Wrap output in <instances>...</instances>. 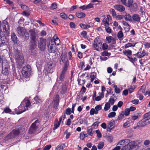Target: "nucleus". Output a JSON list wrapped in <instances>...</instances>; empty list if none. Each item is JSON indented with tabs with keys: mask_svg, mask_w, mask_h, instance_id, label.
I'll use <instances>...</instances> for the list:
<instances>
[{
	"mask_svg": "<svg viewBox=\"0 0 150 150\" xmlns=\"http://www.w3.org/2000/svg\"><path fill=\"white\" fill-rule=\"evenodd\" d=\"M110 54V53L106 51H104L101 53V55L103 56H109Z\"/></svg>",
	"mask_w": 150,
	"mask_h": 150,
	"instance_id": "09e8293b",
	"label": "nucleus"
},
{
	"mask_svg": "<svg viewBox=\"0 0 150 150\" xmlns=\"http://www.w3.org/2000/svg\"><path fill=\"white\" fill-rule=\"evenodd\" d=\"M79 25L81 28L83 29H88L90 28V27L88 24L86 25L82 23L80 24Z\"/></svg>",
	"mask_w": 150,
	"mask_h": 150,
	"instance_id": "79ce46f5",
	"label": "nucleus"
},
{
	"mask_svg": "<svg viewBox=\"0 0 150 150\" xmlns=\"http://www.w3.org/2000/svg\"><path fill=\"white\" fill-rule=\"evenodd\" d=\"M87 136V134L86 133L82 132L80 134V138L82 140H83Z\"/></svg>",
	"mask_w": 150,
	"mask_h": 150,
	"instance_id": "c9c22d12",
	"label": "nucleus"
},
{
	"mask_svg": "<svg viewBox=\"0 0 150 150\" xmlns=\"http://www.w3.org/2000/svg\"><path fill=\"white\" fill-rule=\"evenodd\" d=\"M34 99L36 103L37 104L41 103L43 101V99L38 96H36L34 98Z\"/></svg>",
	"mask_w": 150,
	"mask_h": 150,
	"instance_id": "6ab92c4d",
	"label": "nucleus"
},
{
	"mask_svg": "<svg viewBox=\"0 0 150 150\" xmlns=\"http://www.w3.org/2000/svg\"><path fill=\"white\" fill-rule=\"evenodd\" d=\"M110 107V105L109 103H106L105 105L104 108V110L105 111L108 110Z\"/></svg>",
	"mask_w": 150,
	"mask_h": 150,
	"instance_id": "e433bc0d",
	"label": "nucleus"
},
{
	"mask_svg": "<svg viewBox=\"0 0 150 150\" xmlns=\"http://www.w3.org/2000/svg\"><path fill=\"white\" fill-rule=\"evenodd\" d=\"M17 30L18 36H22L25 40L28 39L29 34L25 29L23 27H18L17 28Z\"/></svg>",
	"mask_w": 150,
	"mask_h": 150,
	"instance_id": "20e7f679",
	"label": "nucleus"
},
{
	"mask_svg": "<svg viewBox=\"0 0 150 150\" xmlns=\"http://www.w3.org/2000/svg\"><path fill=\"white\" fill-rule=\"evenodd\" d=\"M123 36V34L122 30L119 31L117 34V37L118 38H122Z\"/></svg>",
	"mask_w": 150,
	"mask_h": 150,
	"instance_id": "4d7b16f0",
	"label": "nucleus"
},
{
	"mask_svg": "<svg viewBox=\"0 0 150 150\" xmlns=\"http://www.w3.org/2000/svg\"><path fill=\"white\" fill-rule=\"evenodd\" d=\"M94 4L90 3L86 5L87 9H89L93 7Z\"/></svg>",
	"mask_w": 150,
	"mask_h": 150,
	"instance_id": "0e129e2a",
	"label": "nucleus"
},
{
	"mask_svg": "<svg viewBox=\"0 0 150 150\" xmlns=\"http://www.w3.org/2000/svg\"><path fill=\"white\" fill-rule=\"evenodd\" d=\"M116 113L115 112H112L109 113L108 115V117L109 118H112L115 116Z\"/></svg>",
	"mask_w": 150,
	"mask_h": 150,
	"instance_id": "8fccbe9b",
	"label": "nucleus"
},
{
	"mask_svg": "<svg viewBox=\"0 0 150 150\" xmlns=\"http://www.w3.org/2000/svg\"><path fill=\"white\" fill-rule=\"evenodd\" d=\"M112 38V37L111 36H109L108 37H106V39L108 41V43H109L111 42Z\"/></svg>",
	"mask_w": 150,
	"mask_h": 150,
	"instance_id": "e2e57ef3",
	"label": "nucleus"
},
{
	"mask_svg": "<svg viewBox=\"0 0 150 150\" xmlns=\"http://www.w3.org/2000/svg\"><path fill=\"white\" fill-rule=\"evenodd\" d=\"M150 123L146 119L144 118L139 122L138 125L139 127H144L149 124Z\"/></svg>",
	"mask_w": 150,
	"mask_h": 150,
	"instance_id": "ddd939ff",
	"label": "nucleus"
},
{
	"mask_svg": "<svg viewBox=\"0 0 150 150\" xmlns=\"http://www.w3.org/2000/svg\"><path fill=\"white\" fill-rule=\"evenodd\" d=\"M53 40L55 45H59L60 43V41L59 38H58L57 36L55 35L53 37Z\"/></svg>",
	"mask_w": 150,
	"mask_h": 150,
	"instance_id": "a211bd4d",
	"label": "nucleus"
},
{
	"mask_svg": "<svg viewBox=\"0 0 150 150\" xmlns=\"http://www.w3.org/2000/svg\"><path fill=\"white\" fill-rule=\"evenodd\" d=\"M24 104L25 105L26 107L28 108L30 105V103L29 100H24L21 103V106H19L18 108V109L19 110V111H17V109H15V111H16L15 113L16 114H19L26 110V109H25L23 110H21V108L22 105H24Z\"/></svg>",
	"mask_w": 150,
	"mask_h": 150,
	"instance_id": "423d86ee",
	"label": "nucleus"
},
{
	"mask_svg": "<svg viewBox=\"0 0 150 150\" xmlns=\"http://www.w3.org/2000/svg\"><path fill=\"white\" fill-rule=\"evenodd\" d=\"M110 11L112 16L115 17L116 16V13L114 9L110 8Z\"/></svg>",
	"mask_w": 150,
	"mask_h": 150,
	"instance_id": "de8ad7c7",
	"label": "nucleus"
},
{
	"mask_svg": "<svg viewBox=\"0 0 150 150\" xmlns=\"http://www.w3.org/2000/svg\"><path fill=\"white\" fill-rule=\"evenodd\" d=\"M79 123L81 124H82L84 123L85 125H87L88 123V121L86 118H84L82 119H80L79 120Z\"/></svg>",
	"mask_w": 150,
	"mask_h": 150,
	"instance_id": "473e14b6",
	"label": "nucleus"
},
{
	"mask_svg": "<svg viewBox=\"0 0 150 150\" xmlns=\"http://www.w3.org/2000/svg\"><path fill=\"white\" fill-rule=\"evenodd\" d=\"M39 125V120H37L34 122L33 123L29 129V133L31 134L35 132L38 128V127Z\"/></svg>",
	"mask_w": 150,
	"mask_h": 150,
	"instance_id": "0eeeda50",
	"label": "nucleus"
},
{
	"mask_svg": "<svg viewBox=\"0 0 150 150\" xmlns=\"http://www.w3.org/2000/svg\"><path fill=\"white\" fill-rule=\"evenodd\" d=\"M21 127H19L13 130L12 132L5 137L6 139H11L18 135L21 132Z\"/></svg>",
	"mask_w": 150,
	"mask_h": 150,
	"instance_id": "39448f33",
	"label": "nucleus"
},
{
	"mask_svg": "<svg viewBox=\"0 0 150 150\" xmlns=\"http://www.w3.org/2000/svg\"><path fill=\"white\" fill-rule=\"evenodd\" d=\"M2 73L5 75H7L9 72V66L8 63L6 62H3L2 63Z\"/></svg>",
	"mask_w": 150,
	"mask_h": 150,
	"instance_id": "6e6552de",
	"label": "nucleus"
},
{
	"mask_svg": "<svg viewBox=\"0 0 150 150\" xmlns=\"http://www.w3.org/2000/svg\"><path fill=\"white\" fill-rule=\"evenodd\" d=\"M135 87L134 86H130L129 88V90L130 93H132L133 91V90L135 89Z\"/></svg>",
	"mask_w": 150,
	"mask_h": 150,
	"instance_id": "69168bd1",
	"label": "nucleus"
},
{
	"mask_svg": "<svg viewBox=\"0 0 150 150\" xmlns=\"http://www.w3.org/2000/svg\"><path fill=\"white\" fill-rule=\"evenodd\" d=\"M138 7L137 4L136 3H133L132 5L130 7L133 10H136Z\"/></svg>",
	"mask_w": 150,
	"mask_h": 150,
	"instance_id": "37998d69",
	"label": "nucleus"
},
{
	"mask_svg": "<svg viewBox=\"0 0 150 150\" xmlns=\"http://www.w3.org/2000/svg\"><path fill=\"white\" fill-rule=\"evenodd\" d=\"M98 111L95 110L94 108H92L90 111V114L91 115H93L94 114H97L98 113Z\"/></svg>",
	"mask_w": 150,
	"mask_h": 150,
	"instance_id": "58836bf2",
	"label": "nucleus"
},
{
	"mask_svg": "<svg viewBox=\"0 0 150 150\" xmlns=\"http://www.w3.org/2000/svg\"><path fill=\"white\" fill-rule=\"evenodd\" d=\"M60 124V122H58V120H56L54 122L53 130H54L57 129L59 126Z\"/></svg>",
	"mask_w": 150,
	"mask_h": 150,
	"instance_id": "cd10ccee",
	"label": "nucleus"
},
{
	"mask_svg": "<svg viewBox=\"0 0 150 150\" xmlns=\"http://www.w3.org/2000/svg\"><path fill=\"white\" fill-rule=\"evenodd\" d=\"M81 35L84 38H87V33L86 31H83L81 33Z\"/></svg>",
	"mask_w": 150,
	"mask_h": 150,
	"instance_id": "680f3d73",
	"label": "nucleus"
},
{
	"mask_svg": "<svg viewBox=\"0 0 150 150\" xmlns=\"http://www.w3.org/2000/svg\"><path fill=\"white\" fill-rule=\"evenodd\" d=\"M46 40L43 38H40V42H38V47L41 50H43L45 47Z\"/></svg>",
	"mask_w": 150,
	"mask_h": 150,
	"instance_id": "9d476101",
	"label": "nucleus"
},
{
	"mask_svg": "<svg viewBox=\"0 0 150 150\" xmlns=\"http://www.w3.org/2000/svg\"><path fill=\"white\" fill-rule=\"evenodd\" d=\"M60 16L62 18L64 19H66L67 18V16L64 13H61L60 14Z\"/></svg>",
	"mask_w": 150,
	"mask_h": 150,
	"instance_id": "864d4df0",
	"label": "nucleus"
},
{
	"mask_svg": "<svg viewBox=\"0 0 150 150\" xmlns=\"http://www.w3.org/2000/svg\"><path fill=\"white\" fill-rule=\"evenodd\" d=\"M65 146V145L64 144L59 145L57 147L55 150H62L64 149Z\"/></svg>",
	"mask_w": 150,
	"mask_h": 150,
	"instance_id": "f704fd0d",
	"label": "nucleus"
},
{
	"mask_svg": "<svg viewBox=\"0 0 150 150\" xmlns=\"http://www.w3.org/2000/svg\"><path fill=\"white\" fill-rule=\"evenodd\" d=\"M132 18L134 21L139 22L140 21V18L139 15L137 14H134L132 16Z\"/></svg>",
	"mask_w": 150,
	"mask_h": 150,
	"instance_id": "f3484780",
	"label": "nucleus"
},
{
	"mask_svg": "<svg viewBox=\"0 0 150 150\" xmlns=\"http://www.w3.org/2000/svg\"><path fill=\"white\" fill-rule=\"evenodd\" d=\"M67 68L68 66L67 64H65L59 77V79L61 80H62L64 78L65 74L67 69Z\"/></svg>",
	"mask_w": 150,
	"mask_h": 150,
	"instance_id": "f8f14e48",
	"label": "nucleus"
},
{
	"mask_svg": "<svg viewBox=\"0 0 150 150\" xmlns=\"http://www.w3.org/2000/svg\"><path fill=\"white\" fill-rule=\"evenodd\" d=\"M60 58L63 62H65L68 61L67 56L65 54H62Z\"/></svg>",
	"mask_w": 150,
	"mask_h": 150,
	"instance_id": "393cba45",
	"label": "nucleus"
},
{
	"mask_svg": "<svg viewBox=\"0 0 150 150\" xmlns=\"http://www.w3.org/2000/svg\"><path fill=\"white\" fill-rule=\"evenodd\" d=\"M122 147L121 150H131L135 144V142L134 141L130 142L128 139L122 140L120 141L118 144Z\"/></svg>",
	"mask_w": 150,
	"mask_h": 150,
	"instance_id": "f257e3e1",
	"label": "nucleus"
},
{
	"mask_svg": "<svg viewBox=\"0 0 150 150\" xmlns=\"http://www.w3.org/2000/svg\"><path fill=\"white\" fill-rule=\"evenodd\" d=\"M133 3V0H128L127 2H126L125 4V6L130 7L132 5Z\"/></svg>",
	"mask_w": 150,
	"mask_h": 150,
	"instance_id": "7c9ffc66",
	"label": "nucleus"
},
{
	"mask_svg": "<svg viewBox=\"0 0 150 150\" xmlns=\"http://www.w3.org/2000/svg\"><path fill=\"white\" fill-rule=\"evenodd\" d=\"M132 18L130 15L129 14H127L125 15L124 16V18L126 21H132Z\"/></svg>",
	"mask_w": 150,
	"mask_h": 150,
	"instance_id": "c756f323",
	"label": "nucleus"
},
{
	"mask_svg": "<svg viewBox=\"0 0 150 150\" xmlns=\"http://www.w3.org/2000/svg\"><path fill=\"white\" fill-rule=\"evenodd\" d=\"M115 100L112 98H110L108 101V102L110 104L112 105H113L115 102Z\"/></svg>",
	"mask_w": 150,
	"mask_h": 150,
	"instance_id": "6e6d98bb",
	"label": "nucleus"
},
{
	"mask_svg": "<svg viewBox=\"0 0 150 150\" xmlns=\"http://www.w3.org/2000/svg\"><path fill=\"white\" fill-rule=\"evenodd\" d=\"M130 126V122L129 121H127L123 125V127L124 128H126L129 127Z\"/></svg>",
	"mask_w": 150,
	"mask_h": 150,
	"instance_id": "a18cd8bd",
	"label": "nucleus"
},
{
	"mask_svg": "<svg viewBox=\"0 0 150 150\" xmlns=\"http://www.w3.org/2000/svg\"><path fill=\"white\" fill-rule=\"evenodd\" d=\"M87 132L89 135L92 136L94 132L93 131V129L92 127H88L87 129Z\"/></svg>",
	"mask_w": 150,
	"mask_h": 150,
	"instance_id": "aec40b11",
	"label": "nucleus"
},
{
	"mask_svg": "<svg viewBox=\"0 0 150 150\" xmlns=\"http://www.w3.org/2000/svg\"><path fill=\"white\" fill-rule=\"evenodd\" d=\"M123 111H122L120 113L117 120H120L123 119L125 117Z\"/></svg>",
	"mask_w": 150,
	"mask_h": 150,
	"instance_id": "a878e982",
	"label": "nucleus"
},
{
	"mask_svg": "<svg viewBox=\"0 0 150 150\" xmlns=\"http://www.w3.org/2000/svg\"><path fill=\"white\" fill-rule=\"evenodd\" d=\"M146 55V53L144 50H143L142 52H138L136 54H134V56H137L138 58H141L143 57Z\"/></svg>",
	"mask_w": 150,
	"mask_h": 150,
	"instance_id": "2eb2a0df",
	"label": "nucleus"
},
{
	"mask_svg": "<svg viewBox=\"0 0 150 150\" xmlns=\"http://www.w3.org/2000/svg\"><path fill=\"white\" fill-rule=\"evenodd\" d=\"M13 57L16 61V63L18 67H21L24 63V59L22 53L20 51L16 50Z\"/></svg>",
	"mask_w": 150,
	"mask_h": 150,
	"instance_id": "7ed1b4c3",
	"label": "nucleus"
},
{
	"mask_svg": "<svg viewBox=\"0 0 150 150\" xmlns=\"http://www.w3.org/2000/svg\"><path fill=\"white\" fill-rule=\"evenodd\" d=\"M123 53L125 55L127 56L128 57V56H129L132 54V51L129 50H125L123 51Z\"/></svg>",
	"mask_w": 150,
	"mask_h": 150,
	"instance_id": "5701e85b",
	"label": "nucleus"
},
{
	"mask_svg": "<svg viewBox=\"0 0 150 150\" xmlns=\"http://www.w3.org/2000/svg\"><path fill=\"white\" fill-rule=\"evenodd\" d=\"M108 45L106 43H103L102 46V49L103 50H106L108 49Z\"/></svg>",
	"mask_w": 150,
	"mask_h": 150,
	"instance_id": "3c124183",
	"label": "nucleus"
},
{
	"mask_svg": "<svg viewBox=\"0 0 150 150\" xmlns=\"http://www.w3.org/2000/svg\"><path fill=\"white\" fill-rule=\"evenodd\" d=\"M104 145V143L103 142H100L97 146V147L99 149H101L103 147Z\"/></svg>",
	"mask_w": 150,
	"mask_h": 150,
	"instance_id": "c03bdc74",
	"label": "nucleus"
},
{
	"mask_svg": "<svg viewBox=\"0 0 150 150\" xmlns=\"http://www.w3.org/2000/svg\"><path fill=\"white\" fill-rule=\"evenodd\" d=\"M57 4L55 3H53L50 6V9H54L57 8Z\"/></svg>",
	"mask_w": 150,
	"mask_h": 150,
	"instance_id": "5fc2aeb1",
	"label": "nucleus"
},
{
	"mask_svg": "<svg viewBox=\"0 0 150 150\" xmlns=\"http://www.w3.org/2000/svg\"><path fill=\"white\" fill-rule=\"evenodd\" d=\"M113 88H115V92L117 93H119L121 91L120 88H117L116 85H114Z\"/></svg>",
	"mask_w": 150,
	"mask_h": 150,
	"instance_id": "a19ab883",
	"label": "nucleus"
},
{
	"mask_svg": "<svg viewBox=\"0 0 150 150\" xmlns=\"http://www.w3.org/2000/svg\"><path fill=\"white\" fill-rule=\"evenodd\" d=\"M4 111L6 113H9L11 112V110L8 107L4 108Z\"/></svg>",
	"mask_w": 150,
	"mask_h": 150,
	"instance_id": "bf43d9fd",
	"label": "nucleus"
},
{
	"mask_svg": "<svg viewBox=\"0 0 150 150\" xmlns=\"http://www.w3.org/2000/svg\"><path fill=\"white\" fill-rule=\"evenodd\" d=\"M99 96H98L95 98V100L97 101H99L101 100L102 98H103L104 97V94L103 92L99 93Z\"/></svg>",
	"mask_w": 150,
	"mask_h": 150,
	"instance_id": "4be33fe9",
	"label": "nucleus"
},
{
	"mask_svg": "<svg viewBox=\"0 0 150 150\" xmlns=\"http://www.w3.org/2000/svg\"><path fill=\"white\" fill-rule=\"evenodd\" d=\"M31 71L30 66L28 65L23 68L22 73L24 76H28L30 74Z\"/></svg>",
	"mask_w": 150,
	"mask_h": 150,
	"instance_id": "1a4fd4ad",
	"label": "nucleus"
},
{
	"mask_svg": "<svg viewBox=\"0 0 150 150\" xmlns=\"http://www.w3.org/2000/svg\"><path fill=\"white\" fill-rule=\"evenodd\" d=\"M11 37L12 40L14 43L17 42V37L14 33L11 34Z\"/></svg>",
	"mask_w": 150,
	"mask_h": 150,
	"instance_id": "bb28decb",
	"label": "nucleus"
},
{
	"mask_svg": "<svg viewBox=\"0 0 150 150\" xmlns=\"http://www.w3.org/2000/svg\"><path fill=\"white\" fill-rule=\"evenodd\" d=\"M96 74L95 72H92L91 74L90 78H92V79H95L96 77Z\"/></svg>",
	"mask_w": 150,
	"mask_h": 150,
	"instance_id": "603ef678",
	"label": "nucleus"
},
{
	"mask_svg": "<svg viewBox=\"0 0 150 150\" xmlns=\"http://www.w3.org/2000/svg\"><path fill=\"white\" fill-rule=\"evenodd\" d=\"M4 23H5V24L3 25L4 31L5 30L7 33L9 32L10 28L8 23L6 21Z\"/></svg>",
	"mask_w": 150,
	"mask_h": 150,
	"instance_id": "dca6fc26",
	"label": "nucleus"
},
{
	"mask_svg": "<svg viewBox=\"0 0 150 150\" xmlns=\"http://www.w3.org/2000/svg\"><path fill=\"white\" fill-rule=\"evenodd\" d=\"M136 43H128L125 46V48H128L129 47H134Z\"/></svg>",
	"mask_w": 150,
	"mask_h": 150,
	"instance_id": "72a5a7b5",
	"label": "nucleus"
},
{
	"mask_svg": "<svg viewBox=\"0 0 150 150\" xmlns=\"http://www.w3.org/2000/svg\"><path fill=\"white\" fill-rule=\"evenodd\" d=\"M47 47L48 52L50 53H54L57 50L56 46L54 44L50 43L47 45Z\"/></svg>",
	"mask_w": 150,
	"mask_h": 150,
	"instance_id": "9b49d317",
	"label": "nucleus"
},
{
	"mask_svg": "<svg viewBox=\"0 0 150 150\" xmlns=\"http://www.w3.org/2000/svg\"><path fill=\"white\" fill-rule=\"evenodd\" d=\"M144 45L145 48H150V43L148 42H145L144 43Z\"/></svg>",
	"mask_w": 150,
	"mask_h": 150,
	"instance_id": "774afa93",
	"label": "nucleus"
},
{
	"mask_svg": "<svg viewBox=\"0 0 150 150\" xmlns=\"http://www.w3.org/2000/svg\"><path fill=\"white\" fill-rule=\"evenodd\" d=\"M77 17L79 18H84L85 16V14L83 12H78L76 14Z\"/></svg>",
	"mask_w": 150,
	"mask_h": 150,
	"instance_id": "b1692460",
	"label": "nucleus"
},
{
	"mask_svg": "<svg viewBox=\"0 0 150 150\" xmlns=\"http://www.w3.org/2000/svg\"><path fill=\"white\" fill-rule=\"evenodd\" d=\"M130 110L129 108L126 109L125 110L124 115L126 116H128L129 115L130 112Z\"/></svg>",
	"mask_w": 150,
	"mask_h": 150,
	"instance_id": "052dcab7",
	"label": "nucleus"
},
{
	"mask_svg": "<svg viewBox=\"0 0 150 150\" xmlns=\"http://www.w3.org/2000/svg\"><path fill=\"white\" fill-rule=\"evenodd\" d=\"M132 62L133 63L137 60V59L135 57L133 58L132 57L128 56V57Z\"/></svg>",
	"mask_w": 150,
	"mask_h": 150,
	"instance_id": "49530a36",
	"label": "nucleus"
},
{
	"mask_svg": "<svg viewBox=\"0 0 150 150\" xmlns=\"http://www.w3.org/2000/svg\"><path fill=\"white\" fill-rule=\"evenodd\" d=\"M96 132L97 134V136L98 137L100 138L102 137V134L100 131L99 130H96Z\"/></svg>",
	"mask_w": 150,
	"mask_h": 150,
	"instance_id": "338daca9",
	"label": "nucleus"
},
{
	"mask_svg": "<svg viewBox=\"0 0 150 150\" xmlns=\"http://www.w3.org/2000/svg\"><path fill=\"white\" fill-rule=\"evenodd\" d=\"M6 45V41L4 40V38L2 37H1V35H0V46H3Z\"/></svg>",
	"mask_w": 150,
	"mask_h": 150,
	"instance_id": "c85d7f7f",
	"label": "nucleus"
},
{
	"mask_svg": "<svg viewBox=\"0 0 150 150\" xmlns=\"http://www.w3.org/2000/svg\"><path fill=\"white\" fill-rule=\"evenodd\" d=\"M94 43H93V47L94 50H96L97 51H99L100 50V48L98 46L97 44L96 43L95 41H94Z\"/></svg>",
	"mask_w": 150,
	"mask_h": 150,
	"instance_id": "2f4dec72",
	"label": "nucleus"
},
{
	"mask_svg": "<svg viewBox=\"0 0 150 150\" xmlns=\"http://www.w3.org/2000/svg\"><path fill=\"white\" fill-rule=\"evenodd\" d=\"M144 118L150 122V113H148L145 114L144 115Z\"/></svg>",
	"mask_w": 150,
	"mask_h": 150,
	"instance_id": "ea45409f",
	"label": "nucleus"
},
{
	"mask_svg": "<svg viewBox=\"0 0 150 150\" xmlns=\"http://www.w3.org/2000/svg\"><path fill=\"white\" fill-rule=\"evenodd\" d=\"M115 8L119 12H123L125 10V7L122 5L117 4L114 6Z\"/></svg>",
	"mask_w": 150,
	"mask_h": 150,
	"instance_id": "4468645a",
	"label": "nucleus"
},
{
	"mask_svg": "<svg viewBox=\"0 0 150 150\" xmlns=\"http://www.w3.org/2000/svg\"><path fill=\"white\" fill-rule=\"evenodd\" d=\"M115 124L114 120H112L108 123V127L110 129H112L114 127Z\"/></svg>",
	"mask_w": 150,
	"mask_h": 150,
	"instance_id": "412c9836",
	"label": "nucleus"
},
{
	"mask_svg": "<svg viewBox=\"0 0 150 150\" xmlns=\"http://www.w3.org/2000/svg\"><path fill=\"white\" fill-rule=\"evenodd\" d=\"M71 112V110L70 108H67L65 111V113L68 115H69L70 114Z\"/></svg>",
	"mask_w": 150,
	"mask_h": 150,
	"instance_id": "13d9d810",
	"label": "nucleus"
},
{
	"mask_svg": "<svg viewBox=\"0 0 150 150\" xmlns=\"http://www.w3.org/2000/svg\"><path fill=\"white\" fill-rule=\"evenodd\" d=\"M30 35V48L31 50H34L36 47L37 43L38 41V36L32 29L29 30Z\"/></svg>",
	"mask_w": 150,
	"mask_h": 150,
	"instance_id": "f03ea898",
	"label": "nucleus"
},
{
	"mask_svg": "<svg viewBox=\"0 0 150 150\" xmlns=\"http://www.w3.org/2000/svg\"><path fill=\"white\" fill-rule=\"evenodd\" d=\"M102 22L103 23L104 25L106 27H108L109 25V23L107 21V18H104Z\"/></svg>",
	"mask_w": 150,
	"mask_h": 150,
	"instance_id": "4c0bfd02",
	"label": "nucleus"
}]
</instances>
